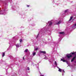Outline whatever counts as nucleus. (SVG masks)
I'll use <instances>...</instances> for the list:
<instances>
[{
    "mask_svg": "<svg viewBox=\"0 0 76 76\" xmlns=\"http://www.w3.org/2000/svg\"><path fill=\"white\" fill-rule=\"evenodd\" d=\"M66 57H67V58H66L65 60H64V58H63L62 59L61 58V61H62L64 62H66V64H68V66H67V67H68V66H70V64L69 63V62L68 61H67V60H70V58L72 57V56L71 55H70V54H67L66 55Z\"/></svg>",
    "mask_w": 76,
    "mask_h": 76,
    "instance_id": "nucleus-1",
    "label": "nucleus"
},
{
    "mask_svg": "<svg viewBox=\"0 0 76 76\" xmlns=\"http://www.w3.org/2000/svg\"><path fill=\"white\" fill-rule=\"evenodd\" d=\"M48 31V28H47V26L44 27L41 30V34L42 33L44 35H45L47 34V31Z\"/></svg>",
    "mask_w": 76,
    "mask_h": 76,
    "instance_id": "nucleus-2",
    "label": "nucleus"
},
{
    "mask_svg": "<svg viewBox=\"0 0 76 76\" xmlns=\"http://www.w3.org/2000/svg\"><path fill=\"white\" fill-rule=\"evenodd\" d=\"M7 11V8H5L3 9L0 8V15H6V12Z\"/></svg>",
    "mask_w": 76,
    "mask_h": 76,
    "instance_id": "nucleus-3",
    "label": "nucleus"
},
{
    "mask_svg": "<svg viewBox=\"0 0 76 76\" xmlns=\"http://www.w3.org/2000/svg\"><path fill=\"white\" fill-rule=\"evenodd\" d=\"M72 19H73V16H72L70 17V19H69V21L67 22V23H70L72 22L73 20Z\"/></svg>",
    "mask_w": 76,
    "mask_h": 76,
    "instance_id": "nucleus-4",
    "label": "nucleus"
},
{
    "mask_svg": "<svg viewBox=\"0 0 76 76\" xmlns=\"http://www.w3.org/2000/svg\"><path fill=\"white\" fill-rule=\"evenodd\" d=\"M9 1H10L11 3L12 2V0H5V1L4 2V4H5V5H7V4H6V2L8 3Z\"/></svg>",
    "mask_w": 76,
    "mask_h": 76,
    "instance_id": "nucleus-5",
    "label": "nucleus"
},
{
    "mask_svg": "<svg viewBox=\"0 0 76 76\" xmlns=\"http://www.w3.org/2000/svg\"><path fill=\"white\" fill-rule=\"evenodd\" d=\"M54 63L55 66L53 64V67H57L58 66H57V62L56 61H55Z\"/></svg>",
    "mask_w": 76,
    "mask_h": 76,
    "instance_id": "nucleus-6",
    "label": "nucleus"
},
{
    "mask_svg": "<svg viewBox=\"0 0 76 76\" xmlns=\"http://www.w3.org/2000/svg\"><path fill=\"white\" fill-rule=\"evenodd\" d=\"M53 23L51 21H50L48 22V25H49V26H50L52 25Z\"/></svg>",
    "mask_w": 76,
    "mask_h": 76,
    "instance_id": "nucleus-7",
    "label": "nucleus"
},
{
    "mask_svg": "<svg viewBox=\"0 0 76 76\" xmlns=\"http://www.w3.org/2000/svg\"><path fill=\"white\" fill-rule=\"evenodd\" d=\"M58 69V71L60 72H63V70H62L61 69L59 68L58 67H57Z\"/></svg>",
    "mask_w": 76,
    "mask_h": 76,
    "instance_id": "nucleus-8",
    "label": "nucleus"
},
{
    "mask_svg": "<svg viewBox=\"0 0 76 76\" xmlns=\"http://www.w3.org/2000/svg\"><path fill=\"white\" fill-rule=\"evenodd\" d=\"M34 51H37L38 50V48L37 47V46L34 47Z\"/></svg>",
    "mask_w": 76,
    "mask_h": 76,
    "instance_id": "nucleus-9",
    "label": "nucleus"
},
{
    "mask_svg": "<svg viewBox=\"0 0 76 76\" xmlns=\"http://www.w3.org/2000/svg\"><path fill=\"white\" fill-rule=\"evenodd\" d=\"M16 46L17 48H19L20 46V44H18L16 45Z\"/></svg>",
    "mask_w": 76,
    "mask_h": 76,
    "instance_id": "nucleus-10",
    "label": "nucleus"
},
{
    "mask_svg": "<svg viewBox=\"0 0 76 76\" xmlns=\"http://www.w3.org/2000/svg\"><path fill=\"white\" fill-rule=\"evenodd\" d=\"M72 28L73 29H75V28H76V23L72 27Z\"/></svg>",
    "mask_w": 76,
    "mask_h": 76,
    "instance_id": "nucleus-11",
    "label": "nucleus"
},
{
    "mask_svg": "<svg viewBox=\"0 0 76 76\" xmlns=\"http://www.w3.org/2000/svg\"><path fill=\"white\" fill-rule=\"evenodd\" d=\"M15 43V42H13L12 41H10V42L9 43V44L10 45L11 44H13Z\"/></svg>",
    "mask_w": 76,
    "mask_h": 76,
    "instance_id": "nucleus-12",
    "label": "nucleus"
},
{
    "mask_svg": "<svg viewBox=\"0 0 76 76\" xmlns=\"http://www.w3.org/2000/svg\"><path fill=\"white\" fill-rule=\"evenodd\" d=\"M40 52L41 53H43V54H45V53H46V52L45 51H40Z\"/></svg>",
    "mask_w": 76,
    "mask_h": 76,
    "instance_id": "nucleus-13",
    "label": "nucleus"
},
{
    "mask_svg": "<svg viewBox=\"0 0 76 76\" xmlns=\"http://www.w3.org/2000/svg\"><path fill=\"white\" fill-rule=\"evenodd\" d=\"M3 63L4 64V63H5V62L4 61H3L2 60H1L0 61V63Z\"/></svg>",
    "mask_w": 76,
    "mask_h": 76,
    "instance_id": "nucleus-14",
    "label": "nucleus"
},
{
    "mask_svg": "<svg viewBox=\"0 0 76 76\" xmlns=\"http://www.w3.org/2000/svg\"><path fill=\"white\" fill-rule=\"evenodd\" d=\"M59 34H61V35H64V32H60L59 33Z\"/></svg>",
    "mask_w": 76,
    "mask_h": 76,
    "instance_id": "nucleus-15",
    "label": "nucleus"
},
{
    "mask_svg": "<svg viewBox=\"0 0 76 76\" xmlns=\"http://www.w3.org/2000/svg\"><path fill=\"white\" fill-rule=\"evenodd\" d=\"M60 23H61V21H59L58 22V23H57L56 24L59 25V24H60Z\"/></svg>",
    "mask_w": 76,
    "mask_h": 76,
    "instance_id": "nucleus-16",
    "label": "nucleus"
},
{
    "mask_svg": "<svg viewBox=\"0 0 76 76\" xmlns=\"http://www.w3.org/2000/svg\"><path fill=\"white\" fill-rule=\"evenodd\" d=\"M36 54V52H33V56H35Z\"/></svg>",
    "mask_w": 76,
    "mask_h": 76,
    "instance_id": "nucleus-17",
    "label": "nucleus"
},
{
    "mask_svg": "<svg viewBox=\"0 0 76 76\" xmlns=\"http://www.w3.org/2000/svg\"><path fill=\"white\" fill-rule=\"evenodd\" d=\"M27 51H28V49H26L24 51V52L25 53H26V52H27Z\"/></svg>",
    "mask_w": 76,
    "mask_h": 76,
    "instance_id": "nucleus-18",
    "label": "nucleus"
},
{
    "mask_svg": "<svg viewBox=\"0 0 76 76\" xmlns=\"http://www.w3.org/2000/svg\"><path fill=\"white\" fill-rule=\"evenodd\" d=\"M4 54H5V53H4V52L2 53V56L3 57L4 56Z\"/></svg>",
    "mask_w": 76,
    "mask_h": 76,
    "instance_id": "nucleus-19",
    "label": "nucleus"
},
{
    "mask_svg": "<svg viewBox=\"0 0 76 76\" xmlns=\"http://www.w3.org/2000/svg\"><path fill=\"white\" fill-rule=\"evenodd\" d=\"M68 10H65L64 11L65 13H66V12H68Z\"/></svg>",
    "mask_w": 76,
    "mask_h": 76,
    "instance_id": "nucleus-20",
    "label": "nucleus"
},
{
    "mask_svg": "<svg viewBox=\"0 0 76 76\" xmlns=\"http://www.w3.org/2000/svg\"><path fill=\"white\" fill-rule=\"evenodd\" d=\"M39 34H40V33H39V34H38V35L37 36H36V38H37L38 37V36H39Z\"/></svg>",
    "mask_w": 76,
    "mask_h": 76,
    "instance_id": "nucleus-21",
    "label": "nucleus"
},
{
    "mask_svg": "<svg viewBox=\"0 0 76 76\" xmlns=\"http://www.w3.org/2000/svg\"><path fill=\"white\" fill-rule=\"evenodd\" d=\"M22 39H20V42H22Z\"/></svg>",
    "mask_w": 76,
    "mask_h": 76,
    "instance_id": "nucleus-22",
    "label": "nucleus"
},
{
    "mask_svg": "<svg viewBox=\"0 0 76 76\" xmlns=\"http://www.w3.org/2000/svg\"><path fill=\"white\" fill-rule=\"evenodd\" d=\"M27 69L28 70H29V67H27Z\"/></svg>",
    "mask_w": 76,
    "mask_h": 76,
    "instance_id": "nucleus-23",
    "label": "nucleus"
},
{
    "mask_svg": "<svg viewBox=\"0 0 76 76\" xmlns=\"http://www.w3.org/2000/svg\"><path fill=\"white\" fill-rule=\"evenodd\" d=\"M27 6V7H29V6H30L29 5H26Z\"/></svg>",
    "mask_w": 76,
    "mask_h": 76,
    "instance_id": "nucleus-24",
    "label": "nucleus"
},
{
    "mask_svg": "<svg viewBox=\"0 0 76 76\" xmlns=\"http://www.w3.org/2000/svg\"><path fill=\"white\" fill-rule=\"evenodd\" d=\"M40 76H44V75H41V74L40 72Z\"/></svg>",
    "mask_w": 76,
    "mask_h": 76,
    "instance_id": "nucleus-25",
    "label": "nucleus"
},
{
    "mask_svg": "<svg viewBox=\"0 0 76 76\" xmlns=\"http://www.w3.org/2000/svg\"><path fill=\"white\" fill-rule=\"evenodd\" d=\"M0 3H3V1H2L0 0Z\"/></svg>",
    "mask_w": 76,
    "mask_h": 76,
    "instance_id": "nucleus-26",
    "label": "nucleus"
},
{
    "mask_svg": "<svg viewBox=\"0 0 76 76\" xmlns=\"http://www.w3.org/2000/svg\"><path fill=\"white\" fill-rule=\"evenodd\" d=\"M45 59H46V60H47V59H48V58H47V57L46 56H45Z\"/></svg>",
    "mask_w": 76,
    "mask_h": 76,
    "instance_id": "nucleus-27",
    "label": "nucleus"
},
{
    "mask_svg": "<svg viewBox=\"0 0 76 76\" xmlns=\"http://www.w3.org/2000/svg\"><path fill=\"white\" fill-rule=\"evenodd\" d=\"M62 72H63V73H65V71L64 70V69L62 70Z\"/></svg>",
    "mask_w": 76,
    "mask_h": 76,
    "instance_id": "nucleus-28",
    "label": "nucleus"
},
{
    "mask_svg": "<svg viewBox=\"0 0 76 76\" xmlns=\"http://www.w3.org/2000/svg\"><path fill=\"white\" fill-rule=\"evenodd\" d=\"M12 57V56H9V57H10V58H11Z\"/></svg>",
    "mask_w": 76,
    "mask_h": 76,
    "instance_id": "nucleus-29",
    "label": "nucleus"
},
{
    "mask_svg": "<svg viewBox=\"0 0 76 76\" xmlns=\"http://www.w3.org/2000/svg\"><path fill=\"white\" fill-rule=\"evenodd\" d=\"M23 60H25V58H24V57H23Z\"/></svg>",
    "mask_w": 76,
    "mask_h": 76,
    "instance_id": "nucleus-30",
    "label": "nucleus"
},
{
    "mask_svg": "<svg viewBox=\"0 0 76 76\" xmlns=\"http://www.w3.org/2000/svg\"><path fill=\"white\" fill-rule=\"evenodd\" d=\"M62 76H63V73H62Z\"/></svg>",
    "mask_w": 76,
    "mask_h": 76,
    "instance_id": "nucleus-31",
    "label": "nucleus"
},
{
    "mask_svg": "<svg viewBox=\"0 0 76 76\" xmlns=\"http://www.w3.org/2000/svg\"><path fill=\"white\" fill-rule=\"evenodd\" d=\"M12 8V9H14V8Z\"/></svg>",
    "mask_w": 76,
    "mask_h": 76,
    "instance_id": "nucleus-32",
    "label": "nucleus"
}]
</instances>
